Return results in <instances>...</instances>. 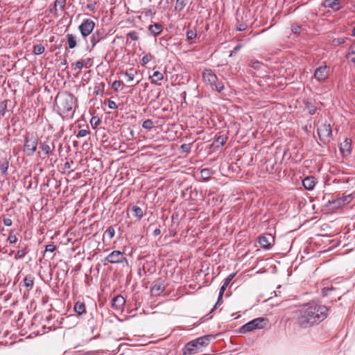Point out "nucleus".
Returning a JSON list of instances; mask_svg holds the SVG:
<instances>
[{
  "label": "nucleus",
  "instance_id": "nucleus-33",
  "mask_svg": "<svg viewBox=\"0 0 355 355\" xmlns=\"http://www.w3.org/2000/svg\"><path fill=\"white\" fill-rule=\"evenodd\" d=\"M27 253H28L27 246L26 245L22 249L17 251V252L15 254V259L16 260L23 259Z\"/></svg>",
  "mask_w": 355,
  "mask_h": 355
},
{
  "label": "nucleus",
  "instance_id": "nucleus-16",
  "mask_svg": "<svg viewBox=\"0 0 355 355\" xmlns=\"http://www.w3.org/2000/svg\"><path fill=\"white\" fill-rule=\"evenodd\" d=\"M162 26L158 23L150 24L148 28V31L149 34L153 37H157V35H159L162 32Z\"/></svg>",
  "mask_w": 355,
  "mask_h": 355
},
{
  "label": "nucleus",
  "instance_id": "nucleus-38",
  "mask_svg": "<svg viewBox=\"0 0 355 355\" xmlns=\"http://www.w3.org/2000/svg\"><path fill=\"white\" fill-rule=\"evenodd\" d=\"M187 39L188 41H191L195 39L197 36V33L196 30H188L186 33Z\"/></svg>",
  "mask_w": 355,
  "mask_h": 355
},
{
  "label": "nucleus",
  "instance_id": "nucleus-46",
  "mask_svg": "<svg viewBox=\"0 0 355 355\" xmlns=\"http://www.w3.org/2000/svg\"><path fill=\"white\" fill-rule=\"evenodd\" d=\"M127 36L130 38L132 40H134V41H136L139 39V37H138V34L137 32L135 31H131V32H129L128 34H127Z\"/></svg>",
  "mask_w": 355,
  "mask_h": 355
},
{
  "label": "nucleus",
  "instance_id": "nucleus-34",
  "mask_svg": "<svg viewBox=\"0 0 355 355\" xmlns=\"http://www.w3.org/2000/svg\"><path fill=\"white\" fill-rule=\"evenodd\" d=\"M136 71L133 68H130L125 71V76L127 77V81L131 82L134 80L135 74Z\"/></svg>",
  "mask_w": 355,
  "mask_h": 355
},
{
  "label": "nucleus",
  "instance_id": "nucleus-27",
  "mask_svg": "<svg viewBox=\"0 0 355 355\" xmlns=\"http://www.w3.org/2000/svg\"><path fill=\"white\" fill-rule=\"evenodd\" d=\"M74 311L78 314L82 315L85 312V305L84 302H77L74 305Z\"/></svg>",
  "mask_w": 355,
  "mask_h": 355
},
{
  "label": "nucleus",
  "instance_id": "nucleus-37",
  "mask_svg": "<svg viewBox=\"0 0 355 355\" xmlns=\"http://www.w3.org/2000/svg\"><path fill=\"white\" fill-rule=\"evenodd\" d=\"M186 4L185 0H176L175 9L176 10L181 11L184 8Z\"/></svg>",
  "mask_w": 355,
  "mask_h": 355
},
{
  "label": "nucleus",
  "instance_id": "nucleus-32",
  "mask_svg": "<svg viewBox=\"0 0 355 355\" xmlns=\"http://www.w3.org/2000/svg\"><path fill=\"white\" fill-rule=\"evenodd\" d=\"M141 13L146 17H153L156 14V11L153 7L144 8Z\"/></svg>",
  "mask_w": 355,
  "mask_h": 355
},
{
  "label": "nucleus",
  "instance_id": "nucleus-7",
  "mask_svg": "<svg viewBox=\"0 0 355 355\" xmlns=\"http://www.w3.org/2000/svg\"><path fill=\"white\" fill-rule=\"evenodd\" d=\"M105 261L110 263H121L127 262L128 261L124 252L119 250H114L105 258Z\"/></svg>",
  "mask_w": 355,
  "mask_h": 355
},
{
  "label": "nucleus",
  "instance_id": "nucleus-49",
  "mask_svg": "<svg viewBox=\"0 0 355 355\" xmlns=\"http://www.w3.org/2000/svg\"><path fill=\"white\" fill-rule=\"evenodd\" d=\"M224 293L223 291H219L218 297L216 303L215 304L214 308L216 309L217 306L220 305L223 303V296Z\"/></svg>",
  "mask_w": 355,
  "mask_h": 355
},
{
  "label": "nucleus",
  "instance_id": "nucleus-20",
  "mask_svg": "<svg viewBox=\"0 0 355 355\" xmlns=\"http://www.w3.org/2000/svg\"><path fill=\"white\" fill-rule=\"evenodd\" d=\"M324 6L336 11L340 8V0H324Z\"/></svg>",
  "mask_w": 355,
  "mask_h": 355
},
{
  "label": "nucleus",
  "instance_id": "nucleus-10",
  "mask_svg": "<svg viewBox=\"0 0 355 355\" xmlns=\"http://www.w3.org/2000/svg\"><path fill=\"white\" fill-rule=\"evenodd\" d=\"M37 141L35 137H25L24 141V152L26 153L27 155L31 156L37 150Z\"/></svg>",
  "mask_w": 355,
  "mask_h": 355
},
{
  "label": "nucleus",
  "instance_id": "nucleus-18",
  "mask_svg": "<svg viewBox=\"0 0 355 355\" xmlns=\"http://www.w3.org/2000/svg\"><path fill=\"white\" fill-rule=\"evenodd\" d=\"M66 0H55L54 2V6L49 9L51 13L55 16H58V7H60L61 10H63L65 8Z\"/></svg>",
  "mask_w": 355,
  "mask_h": 355
},
{
  "label": "nucleus",
  "instance_id": "nucleus-31",
  "mask_svg": "<svg viewBox=\"0 0 355 355\" xmlns=\"http://www.w3.org/2000/svg\"><path fill=\"white\" fill-rule=\"evenodd\" d=\"M164 287L160 284H155L151 288V293L153 295H158L164 291Z\"/></svg>",
  "mask_w": 355,
  "mask_h": 355
},
{
  "label": "nucleus",
  "instance_id": "nucleus-48",
  "mask_svg": "<svg viewBox=\"0 0 355 355\" xmlns=\"http://www.w3.org/2000/svg\"><path fill=\"white\" fill-rule=\"evenodd\" d=\"M89 134V131L85 129L80 130L78 131L76 137L77 138H81L85 137L87 135Z\"/></svg>",
  "mask_w": 355,
  "mask_h": 355
},
{
  "label": "nucleus",
  "instance_id": "nucleus-62",
  "mask_svg": "<svg viewBox=\"0 0 355 355\" xmlns=\"http://www.w3.org/2000/svg\"><path fill=\"white\" fill-rule=\"evenodd\" d=\"M352 35H353V36L355 37V26L353 28V33H352Z\"/></svg>",
  "mask_w": 355,
  "mask_h": 355
},
{
  "label": "nucleus",
  "instance_id": "nucleus-6",
  "mask_svg": "<svg viewBox=\"0 0 355 355\" xmlns=\"http://www.w3.org/2000/svg\"><path fill=\"white\" fill-rule=\"evenodd\" d=\"M318 134L320 141L327 144L332 139V130L329 123H323L318 128Z\"/></svg>",
  "mask_w": 355,
  "mask_h": 355
},
{
  "label": "nucleus",
  "instance_id": "nucleus-39",
  "mask_svg": "<svg viewBox=\"0 0 355 355\" xmlns=\"http://www.w3.org/2000/svg\"><path fill=\"white\" fill-rule=\"evenodd\" d=\"M101 123V119L97 116H93L90 120V124L94 129L96 128Z\"/></svg>",
  "mask_w": 355,
  "mask_h": 355
},
{
  "label": "nucleus",
  "instance_id": "nucleus-36",
  "mask_svg": "<svg viewBox=\"0 0 355 355\" xmlns=\"http://www.w3.org/2000/svg\"><path fill=\"white\" fill-rule=\"evenodd\" d=\"M115 234V230L114 227H109L105 232H104L103 237L107 236L110 240H111Z\"/></svg>",
  "mask_w": 355,
  "mask_h": 355
},
{
  "label": "nucleus",
  "instance_id": "nucleus-57",
  "mask_svg": "<svg viewBox=\"0 0 355 355\" xmlns=\"http://www.w3.org/2000/svg\"><path fill=\"white\" fill-rule=\"evenodd\" d=\"M160 233H161V231H160V230H159V229H155V230H154V232H153V235H154L155 236H156L159 235V234H160Z\"/></svg>",
  "mask_w": 355,
  "mask_h": 355
},
{
  "label": "nucleus",
  "instance_id": "nucleus-24",
  "mask_svg": "<svg viewBox=\"0 0 355 355\" xmlns=\"http://www.w3.org/2000/svg\"><path fill=\"white\" fill-rule=\"evenodd\" d=\"M24 286L27 291H31L33 288L34 284V278L31 275L26 276L23 281Z\"/></svg>",
  "mask_w": 355,
  "mask_h": 355
},
{
  "label": "nucleus",
  "instance_id": "nucleus-23",
  "mask_svg": "<svg viewBox=\"0 0 355 355\" xmlns=\"http://www.w3.org/2000/svg\"><path fill=\"white\" fill-rule=\"evenodd\" d=\"M346 58L353 63H355V42L349 47Z\"/></svg>",
  "mask_w": 355,
  "mask_h": 355
},
{
  "label": "nucleus",
  "instance_id": "nucleus-2",
  "mask_svg": "<svg viewBox=\"0 0 355 355\" xmlns=\"http://www.w3.org/2000/svg\"><path fill=\"white\" fill-rule=\"evenodd\" d=\"M55 105L58 114L62 118H73L78 107L77 98L69 92L58 93L55 97Z\"/></svg>",
  "mask_w": 355,
  "mask_h": 355
},
{
  "label": "nucleus",
  "instance_id": "nucleus-22",
  "mask_svg": "<svg viewBox=\"0 0 355 355\" xmlns=\"http://www.w3.org/2000/svg\"><path fill=\"white\" fill-rule=\"evenodd\" d=\"M66 37L69 48L71 49H74L77 45L76 36L71 33H68Z\"/></svg>",
  "mask_w": 355,
  "mask_h": 355
},
{
  "label": "nucleus",
  "instance_id": "nucleus-14",
  "mask_svg": "<svg viewBox=\"0 0 355 355\" xmlns=\"http://www.w3.org/2000/svg\"><path fill=\"white\" fill-rule=\"evenodd\" d=\"M125 303V298L123 296L119 295L112 299V306L113 309L117 311H121L123 309Z\"/></svg>",
  "mask_w": 355,
  "mask_h": 355
},
{
  "label": "nucleus",
  "instance_id": "nucleus-56",
  "mask_svg": "<svg viewBox=\"0 0 355 355\" xmlns=\"http://www.w3.org/2000/svg\"><path fill=\"white\" fill-rule=\"evenodd\" d=\"M331 291H333V288H325L323 289V293L324 295H328Z\"/></svg>",
  "mask_w": 355,
  "mask_h": 355
},
{
  "label": "nucleus",
  "instance_id": "nucleus-45",
  "mask_svg": "<svg viewBox=\"0 0 355 355\" xmlns=\"http://www.w3.org/2000/svg\"><path fill=\"white\" fill-rule=\"evenodd\" d=\"M123 85V82L121 80H115L112 84V88L114 91H117L119 88Z\"/></svg>",
  "mask_w": 355,
  "mask_h": 355
},
{
  "label": "nucleus",
  "instance_id": "nucleus-59",
  "mask_svg": "<svg viewBox=\"0 0 355 355\" xmlns=\"http://www.w3.org/2000/svg\"><path fill=\"white\" fill-rule=\"evenodd\" d=\"M1 105L3 106V114H5V110H6V103H4L3 102V103H1Z\"/></svg>",
  "mask_w": 355,
  "mask_h": 355
},
{
  "label": "nucleus",
  "instance_id": "nucleus-30",
  "mask_svg": "<svg viewBox=\"0 0 355 355\" xmlns=\"http://www.w3.org/2000/svg\"><path fill=\"white\" fill-rule=\"evenodd\" d=\"M40 148L44 153L45 155H49L52 153V151L55 148V146L53 145V148H51L49 144L46 142H44L41 144Z\"/></svg>",
  "mask_w": 355,
  "mask_h": 355
},
{
  "label": "nucleus",
  "instance_id": "nucleus-21",
  "mask_svg": "<svg viewBox=\"0 0 355 355\" xmlns=\"http://www.w3.org/2000/svg\"><path fill=\"white\" fill-rule=\"evenodd\" d=\"M150 78L151 79V83L161 85V83L159 82L164 79V75L161 72L156 71L150 76Z\"/></svg>",
  "mask_w": 355,
  "mask_h": 355
},
{
  "label": "nucleus",
  "instance_id": "nucleus-55",
  "mask_svg": "<svg viewBox=\"0 0 355 355\" xmlns=\"http://www.w3.org/2000/svg\"><path fill=\"white\" fill-rule=\"evenodd\" d=\"M247 25L245 24H240L237 26L236 29L239 31H243L246 29Z\"/></svg>",
  "mask_w": 355,
  "mask_h": 355
},
{
  "label": "nucleus",
  "instance_id": "nucleus-1",
  "mask_svg": "<svg viewBox=\"0 0 355 355\" xmlns=\"http://www.w3.org/2000/svg\"><path fill=\"white\" fill-rule=\"evenodd\" d=\"M328 309L324 305L307 304L297 311V322L302 328L319 324L327 317Z\"/></svg>",
  "mask_w": 355,
  "mask_h": 355
},
{
  "label": "nucleus",
  "instance_id": "nucleus-61",
  "mask_svg": "<svg viewBox=\"0 0 355 355\" xmlns=\"http://www.w3.org/2000/svg\"><path fill=\"white\" fill-rule=\"evenodd\" d=\"M162 3H165V4H167L168 3V0H161L159 1V5L162 4Z\"/></svg>",
  "mask_w": 355,
  "mask_h": 355
},
{
  "label": "nucleus",
  "instance_id": "nucleus-40",
  "mask_svg": "<svg viewBox=\"0 0 355 355\" xmlns=\"http://www.w3.org/2000/svg\"><path fill=\"white\" fill-rule=\"evenodd\" d=\"M153 121L150 119L145 120L142 123V128L146 130H151L153 128Z\"/></svg>",
  "mask_w": 355,
  "mask_h": 355
},
{
  "label": "nucleus",
  "instance_id": "nucleus-15",
  "mask_svg": "<svg viewBox=\"0 0 355 355\" xmlns=\"http://www.w3.org/2000/svg\"><path fill=\"white\" fill-rule=\"evenodd\" d=\"M340 150L344 155H348L352 150V141L350 139L346 138L340 144Z\"/></svg>",
  "mask_w": 355,
  "mask_h": 355
},
{
  "label": "nucleus",
  "instance_id": "nucleus-13",
  "mask_svg": "<svg viewBox=\"0 0 355 355\" xmlns=\"http://www.w3.org/2000/svg\"><path fill=\"white\" fill-rule=\"evenodd\" d=\"M274 241V238L271 234L261 236L259 237V243L261 248L265 249H270L272 245V242Z\"/></svg>",
  "mask_w": 355,
  "mask_h": 355
},
{
  "label": "nucleus",
  "instance_id": "nucleus-44",
  "mask_svg": "<svg viewBox=\"0 0 355 355\" xmlns=\"http://www.w3.org/2000/svg\"><path fill=\"white\" fill-rule=\"evenodd\" d=\"M302 27L298 24H293L291 26V31L295 34L299 35L301 33Z\"/></svg>",
  "mask_w": 355,
  "mask_h": 355
},
{
  "label": "nucleus",
  "instance_id": "nucleus-47",
  "mask_svg": "<svg viewBox=\"0 0 355 355\" xmlns=\"http://www.w3.org/2000/svg\"><path fill=\"white\" fill-rule=\"evenodd\" d=\"M56 248L55 246L51 243V244H49V245H46V247H45V251H44V253H46V252H53L55 250Z\"/></svg>",
  "mask_w": 355,
  "mask_h": 355
},
{
  "label": "nucleus",
  "instance_id": "nucleus-4",
  "mask_svg": "<svg viewBox=\"0 0 355 355\" xmlns=\"http://www.w3.org/2000/svg\"><path fill=\"white\" fill-rule=\"evenodd\" d=\"M266 324L267 320L266 319L263 318H257L243 325L239 331L245 334L254 329H261L264 328Z\"/></svg>",
  "mask_w": 355,
  "mask_h": 355
},
{
  "label": "nucleus",
  "instance_id": "nucleus-43",
  "mask_svg": "<svg viewBox=\"0 0 355 355\" xmlns=\"http://www.w3.org/2000/svg\"><path fill=\"white\" fill-rule=\"evenodd\" d=\"M191 144H183L181 145L180 148L183 153H189L191 148Z\"/></svg>",
  "mask_w": 355,
  "mask_h": 355
},
{
  "label": "nucleus",
  "instance_id": "nucleus-28",
  "mask_svg": "<svg viewBox=\"0 0 355 355\" xmlns=\"http://www.w3.org/2000/svg\"><path fill=\"white\" fill-rule=\"evenodd\" d=\"M236 273H232L229 275L226 279H225L223 284L220 288V291H223V293L225 291L227 287L228 286L230 282L233 279V278L235 277Z\"/></svg>",
  "mask_w": 355,
  "mask_h": 355
},
{
  "label": "nucleus",
  "instance_id": "nucleus-63",
  "mask_svg": "<svg viewBox=\"0 0 355 355\" xmlns=\"http://www.w3.org/2000/svg\"><path fill=\"white\" fill-rule=\"evenodd\" d=\"M65 167L66 168H69V163H66L65 164Z\"/></svg>",
  "mask_w": 355,
  "mask_h": 355
},
{
  "label": "nucleus",
  "instance_id": "nucleus-35",
  "mask_svg": "<svg viewBox=\"0 0 355 355\" xmlns=\"http://www.w3.org/2000/svg\"><path fill=\"white\" fill-rule=\"evenodd\" d=\"M45 51V47L42 44H36L33 46V53L35 55H41Z\"/></svg>",
  "mask_w": 355,
  "mask_h": 355
},
{
  "label": "nucleus",
  "instance_id": "nucleus-26",
  "mask_svg": "<svg viewBox=\"0 0 355 355\" xmlns=\"http://www.w3.org/2000/svg\"><path fill=\"white\" fill-rule=\"evenodd\" d=\"M8 167L9 162L7 159H5L0 161V172L1 173V175H7Z\"/></svg>",
  "mask_w": 355,
  "mask_h": 355
},
{
  "label": "nucleus",
  "instance_id": "nucleus-8",
  "mask_svg": "<svg viewBox=\"0 0 355 355\" xmlns=\"http://www.w3.org/2000/svg\"><path fill=\"white\" fill-rule=\"evenodd\" d=\"M329 75V69L326 64L317 67L314 71L315 78L320 83L324 82Z\"/></svg>",
  "mask_w": 355,
  "mask_h": 355
},
{
  "label": "nucleus",
  "instance_id": "nucleus-12",
  "mask_svg": "<svg viewBox=\"0 0 355 355\" xmlns=\"http://www.w3.org/2000/svg\"><path fill=\"white\" fill-rule=\"evenodd\" d=\"M350 197L349 196H343L341 198H338L334 200H332L331 201H329V203L330 205H332V207L334 209H338L343 205L347 204L349 202Z\"/></svg>",
  "mask_w": 355,
  "mask_h": 355
},
{
  "label": "nucleus",
  "instance_id": "nucleus-3",
  "mask_svg": "<svg viewBox=\"0 0 355 355\" xmlns=\"http://www.w3.org/2000/svg\"><path fill=\"white\" fill-rule=\"evenodd\" d=\"M202 76L205 84L209 85L212 90L221 92L224 89L223 83L218 80L217 76L211 69H204Z\"/></svg>",
  "mask_w": 355,
  "mask_h": 355
},
{
  "label": "nucleus",
  "instance_id": "nucleus-60",
  "mask_svg": "<svg viewBox=\"0 0 355 355\" xmlns=\"http://www.w3.org/2000/svg\"><path fill=\"white\" fill-rule=\"evenodd\" d=\"M201 173L202 175H204V173L209 174V170L208 169L202 170Z\"/></svg>",
  "mask_w": 355,
  "mask_h": 355
},
{
  "label": "nucleus",
  "instance_id": "nucleus-41",
  "mask_svg": "<svg viewBox=\"0 0 355 355\" xmlns=\"http://www.w3.org/2000/svg\"><path fill=\"white\" fill-rule=\"evenodd\" d=\"M226 140H227L226 137L220 135L216 137V139H215V142L220 146H223L225 144Z\"/></svg>",
  "mask_w": 355,
  "mask_h": 355
},
{
  "label": "nucleus",
  "instance_id": "nucleus-29",
  "mask_svg": "<svg viewBox=\"0 0 355 355\" xmlns=\"http://www.w3.org/2000/svg\"><path fill=\"white\" fill-rule=\"evenodd\" d=\"M131 210L133 213V216L138 219H141L144 215L142 209L138 206H133Z\"/></svg>",
  "mask_w": 355,
  "mask_h": 355
},
{
  "label": "nucleus",
  "instance_id": "nucleus-52",
  "mask_svg": "<svg viewBox=\"0 0 355 355\" xmlns=\"http://www.w3.org/2000/svg\"><path fill=\"white\" fill-rule=\"evenodd\" d=\"M107 105H108L109 108H110V109H116V108H118V105H116V103L114 101L109 100L108 103H107Z\"/></svg>",
  "mask_w": 355,
  "mask_h": 355
},
{
  "label": "nucleus",
  "instance_id": "nucleus-25",
  "mask_svg": "<svg viewBox=\"0 0 355 355\" xmlns=\"http://www.w3.org/2000/svg\"><path fill=\"white\" fill-rule=\"evenodd\" d=\"M17 233L15 230H10L9 231L8 236L7 239V241L10 244H15L18 241Z\"/></svg>",
  "mask_w": 355,
  "mask_h": 355
},
{
  "label": "nucleus",
  "instance_id": "nucleus-5",
  "mask_svg": "<svg viewBox=\"0 0 355 355\" xmlns=\"http://www.w3.org/2000/svg\"><path fill=\"white\" fill-rule=\"evenodd\" d=\"M94 28L95 22L92 19L88 18L84 19L78 26V30L85 41H87L88 36L94 32L93 31Z\"/></svg>",
  "mask_w": 355,
  "mask_h": 355
},
{
  "label": "nucleus",
  "instance_id": "nucleus-17",
  "mask_svg": "<svg viewBox=\"0 0 355 355\" xmlns=\"http://www.w3.org/2000/svg\"><path fill=\"white\" fill-rule=\"evenodd\" d=\"M211 338H213L211 335H207L194 339V342H196V345L201 349L202 347H206L209 345Z\"/></svg>",
  "mask_w": 355,
  "mask_h": 355
},
{
  "label": "nucleus",
  "instance_id": "nucleus-19",
  "mask_svg": "<svg viewBox=\"0 0 355 355\" xmlns=\"http://www.w3.org/2000/svg\"><path fill=\"white\" fill-rule=\"evenodd\" d=\"M304 187L307 190H313L315 185V179L313 176L305 178L302 181Z\"/></svg>",
  "mask_w": 355,
  "mask_h": 355
},
{
  "label": "nucleus",
  "instance_id": "nucleus-42",
  "mask_svg": "<svg viewBox=\"0 0 355 355\" xmlns=\"http://www.w3.org/2000/svg\"><path fill=\"white\" fill-rule=\"evenodd\" d=\"M153 58V55L150 54H146L145 55L141 60V65H146L147 63H148Z\"/></svg>",
  "mask_w": 355,
  "mask_h": 355
},
{
  "label": "nucleus",
  "instance_id": "nucleus-11",
  "mask_svg": "<svg viewBox=\"0 0 355 355\" xmlns=\"http://www.w3.org/2000/svg\"><path fill=\"white\" fill-rule=\"evenodd\" d=\"M200 349L196 345L194 340L187 343L182 349L183 355H193L200 352Z\"/></svg>",
  "mask_w": 355,
  "mask_h": 355
},
{
  "label": "nucleus",
  "instance_id": "nucleus-54",
  "mask_svg": "<svg viewBox=\"0 0 355 355\" xmlns=\"http://www.w3.org/2000/svg\"><path fill=\"white\" fill-rule=\"evenodd\" d=\"M252 67H253L254 69H259L261 68V67L262 66V63L260 62H254L252 64Z\"/></svg>",
  "mask_w": 355,
  "mask_h": 355
},
{
  "label": "nucleus",
  "instance_id": "nucleus-9",
  "mask_svg": "<svg viewBox=\"0 0 355 355\" xmlns=\"http://www.w3.org/2000/svg\"><path fill=\"white\" fill-rule=\"evenodd\" d=\"M89 39L92 49H93L98 42L105 40L107 36V33L104 28H98L91 34Z\"/></svg>",
  "mask_w": 355,
  "mask_h": 355
},
{
  "label": "nucleus",
  "instance_id": "nucleus-53",
  "mask_svg": "<svg viewBox=\"0 0 355 355\" xmlns=\"http://www.w3.org/2000/svg\"><path fill=\"white\" fill-rule=\"evenodd\" d=\"M3 224L7 227H10L12 225V220L9 218H4L3 219Z\"/></svg>",
  "mask_w": 355,
  "mask_h": 355
},
{
  "label": "nucleus",
  "instance_id": "nucleus-51",
  "mask_svg": "<svg viewBox=\"0 0 355 355\" xmlns=\"http://www.w3.org/2000/svg\"><path fill=\"white\" fill-rule=\"evenodd\" d=\"M74 65H75L74 69H78L79 70H81L84 66V64H83V61L78 60L75 62Z\"/></svg>",
  "mask_w": 355,
  "mask_h": 355
},
{
  "label": "nucleus",
  "instance_id": "nucleus-58",
  "mask_svg": "<svg viewBox=\"0 0 355 355\" xmlns=\"http://www.w3.org/2000/svg\"><path fill=\"white\" fill-rule=\"evenodd\" d=\"M242 46L241 44H238L236 45L234 48V51L236 52V51H239L241 49Z\"/></svg>",
  "mask_w": 355,
  "mask_h": 355
},
{
  "label": "nucleus",
  "instance_id": "nucleus-50",
  "mask_svg": "<svg viewBox=\"0 0 355 355\" xmlns=\"http://www.w3.org/2000/svg\"><path fill=\"white\" fill-rule=\"evenodd\" d=\"M96 2H89V3L87 4V8L89 11L94 12L96 10Z\"/></svg>",
  "mask_w": 355,
  "mask_h": 355
}]
</instances>
